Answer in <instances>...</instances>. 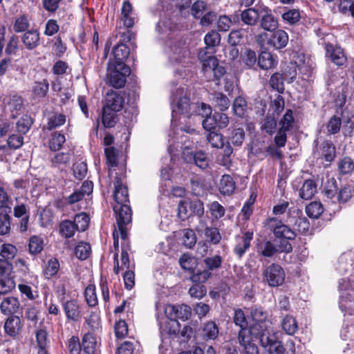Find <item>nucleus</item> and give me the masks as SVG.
Segmentation results:
<instances>
[{
  "label": "nucleus",
  "instance_id": "nucleus-17",
  "mask_svg": "<svg viewBox=\"0 0 354 354\" xmlns=\"http://www.w3.org/2000/svg\"><path fill=\"white\" fill-rule=\"evenodd\" d=\"M115 187L114 198L116 205L127 204L129 203V193L127 187L123 185L120 178L116 177L113 183Z\"/></svg>",
  "mask_w": 354,
  "mask_h": 354
},
{
  "label": "nucleus",
  "instance_id": "nucleus-34",
  "mask_svg": "<svg viewBox=\"0 0 354 354\" xmlns=\"http://www.w3.org/2000/svg\"><path fill=\"white\" fill-rule=\"evenodd\" d=\"M48 88L49 84L48 80H43L34 82L32 86V92L35 97L43 98L47 95Z\"/></svg>",
  "mask_w": 354,
  "mask_h": 354
},
{
  "label": "nucleus",
  "instance_id": "nucleus-59",
  "mask_svg": "<svg viewBox=\"0 0 354 354\" xmlns=\"http://www.w3.org/2000/svg\"><path fill=\"white\" fill-rule=\"evenodd\" d=\"M183 241L184 245L187 248H192L196 243V236L193 230L184 229L182 230Z\"/></svg>",
  "mask_w": 354,
  "mask_h": 354
},
{
  "label": "nucleus",
  "instance_id": "nucleus-29",
  "mask_svg": "<svg viewBox=\"0 0 354 354\" xmlns=\"http://www.w3.org/2000/svg\"><path fill=\"white\" fill-rule=\"evenodd\" d=\"M113 53L114 55V61L110 62L109 63H113V64H125L124 61L129 55V49L126 44L120 43L118 44V45L113 48Z\"/></svg>",
  "mask_w": 354,
  "mask_h": 354
},
{
  "label": "nucleus",
  "instance_id": "nucleus-43",
  "mask_svg": "<svg viewBox=\"0 0 354 354\" xmlns=\"http://www.w3.org/2000/svg\"><path fill=\"white\" fill-rule=\"evenodd\" d=\"M204 237L206 241L214 245L219 243L222 239L218 229L215 227H210L207 229V231L204 233Z\"/></svg>",
  "mask_w": 354,
  "mask_h": 354
},
{
  "label": "nucleus",
  "instance_id": "nucleus-42",
  "mask_svg": "<svg viewBox=\"0 0 354 354\" xmlns=\"http://www.w3.org/2000/svg\"><path fill=\"white\" fill-rule=\"evenodd\" d=\"M323 212L324 208L320 202H311L306 207V214L312 218H317Z\"/></svg>",
  "mask_w": 354,
  "mask_h": 354
},
{
  "label": "nucleus",
  "instance_id": "nucleus-4",
  "mask_svg": "<svg viewBox=\"0 0 354 354\" xmlns=\"http://www.w3.org/2000/svg\"><path fill=\"white\" fill-rule=\"evenodd\" d=\"M257 42L261 46L268 45L279 50L286 46L288 42V35L283 30H275L270 33L263 32L259 35Z\"/></svg>",
  "mask_w": 354,
  "mask_h": 354
},
{
  "label": "nucleus",
  "instance_id": "nucleus-14",
  "mask_svg": "<svg viewBox=\"0 0 354 354\" xmlns=\"http://www.w3.org/2000/svg\"><path fill=\"white\" fill-rule=\"evenodd\" d=\"M263 6L256 5L243 10L241 13V19L246 25L255 26L259 20Z\"/></svg>",
  "mask_w": 354,
  "mask_h": 354
},
{
  "label": "nucleus",
  "instance_id": "nucleus-63",
  "mask_svg": "<svg viewBox=\"0 0 354 354\" xmlns=\"http://www.w3.org/2000/svg\"><path fill=\"white\" fill-rule=\"evenodd\" d=\"M192 315L191 308L185 304L176 306V317L181 320L188 319Z\"/></svg>",
  "mask_w": 354,
  "mask_h": 354
},
{
  "label": "nucleus",
  "instance_id": "nucleus-10",
  "mask_svg": "<svg viewBox=\"0 0 354 354\" xmlns=\"http://www.w3.org/2000/svg\"><path fill=\"white\" fill-rule=\"evenodd\" d=\"M259 20L261 27L266 31L270 32L278 28V19L272 15L271 10L265 6L261 8Z\"/></svg>",
  "mask_w": 354,
  "mask_h": 354
},
{
  "label": "nucleus",
  "instance_id": "nucleus-50",
  "mask_svg": "<svg viewBox=\"0 0 354 354\" xmlns=\"http://www.w3.org/2000/svg\"><path fill=\"white\" fill-rule=\"evenodd\" d=\"M221 35L220 34L216 31V30H211L208 32L205 37H204V41L207 47L210 48H214L217 46H218L221 43Z\"/></svg>",
  "mask_w": 354,
  "mask_h": 354
},
{
  "label": "nucleus",
  "instance_id": "nucleus-8",
  "mask_svg": "<svg viewBox=\"0 0 354 354\" xmlns=\"http://www.w3.org/2000/svg\"><path fill=\"white\" fill-rule=\"evenodd\" d=\"M205 67L203 68L204 75L208 80H218L225 73L223 66L218 65V59L216 57H209L205 62Z\"/></svg>",
  "mask_w": 354,
  "mask_h": 354
},
{
  "label": "nucleus",
  "instance_id": "nucleus-2",
  "mask_svg": "<svg viewBox=\"0 0 354 354\" xmlns=\"http://www.w3.org/2000/svg\"><path fill=\"white\" fill-rule=\"evenodd\" d=\"M295 120L292 111L290 109L286 111L283 118L279 120V128L274 138L275 146L270 145L266 151L272 157L281 159L283 156L279 148L283 147L287 142V132L290 131L294 124Z\"/></svg>",
  "mask_w": 354,
  "mask_h": 354
},
{
  "label": "nucleus",
  "instance_id": "nucleus-61",
  "mask_svg": "<svg viewBox=\"0 0 354 354\" xmlns=\"http://www.w3.org/2000/svg\"><path fill=\"white\" fill-rule=\"evenodd\" d=\"M342 296L341 301H339V307L342 312L347 313L350 315L354 314V297L351 296L347 299H344Z\"/></svg>",
  "mask_w": 354,
  "mask_h": 354
},
{
  "label": "nucleus",
  "instance_id": "nucleus-28",
  "mask_svg": "<svg viewBox=\"0 0 354 354\" xmlns=\"http://www.w3.org/2000/svg\"><path fill=\"white\" fill-rule=\"evenodd\" d=\"M236 183L230 175L222 176L219 183V191L223 195L230 196L234 193Z\"/></svg>",
  "mask_w": 354,
  "mask_h": 354
},
{
  "label": "nucleus",
  "instance_id": "nucleus-36",
  "mask_svg": "<svg viewBox=\"0 0 354 354\" xmlns=\"http://www.w3.org/2000/svg\"><path fill=\"white\" fill-rule=\"evenodd\" d=\"M281 18L285 23L295 25L300 21L301 11L299 9H289L282 14Z\"/></svg>",
  "mask_w": 354,
  "mask_h": 354
},
{
  "label": "nucleus",
  "instance_id": "nucleus-33",
  "mask_svg": "<svg viewBox=\"0 0 354 354\" xmlns=\"http://www.w3.org/2000/svg\"><path fill=\"white\" fill-rule=\"evenodd\" d=\"M282 330L288 335H294L297 329L298 324L293 316L286 315L283 318L281 322Z\"/></svg>",
  "mask_w": 354,
  "mask_h": 354
},
{
  "label": "nucleus",
  "instance_id": "nucleus-44",
  "mask_svg": "<svg viewBox=\"0 0 354 354\" xmlns=\"http://www.w3.org/2000/svg\"><path fill=\"white\" fill-rule=\"evenodd\" d=\"M91 251V245L86 242H80L75 248V254L77 258L81 260L86 259Z\"/></svg>",
  "mask_w": 354,
  "mask_h": 354
},
{
  "label": "nucleus",
  "instance_id": "nucleus-46",
  "mask_svg": "<svg viewBox=\"0 0 354 354\" xmlns=\"http://www.w3.org/2000/svg\"><path fill=\"white\" fill-rule=\"evenodd\" d=\"M246 109L247 102L245 98L241 96L236 97L232 105L234 113L239 117H243L245 113Z\"/></svg>",
  "mask_w": 354,
  "mask_h": 354
},
{
  "label": "nucleus",
  "instance_id": "nucleus-6",
  "mask_svg": "<svg viewBox=\"0 0 354 354\" xmlns=\"http://www.w3.org/2000/svg\"><path fill=\"white\" fill-rule=\"evenodd\" d=\"M113 210L116 215L118 228L120 237L125 240L127 237L126 226L131 223L132 213L130 206L128 204L115 205Z\"/></svg>",
  "mask_w": 354,
  "mask_h": 354
},
{
  "label": "nucleus",
  "instance_id": "nucleus-7",
  "mask_svg": "<svg viewBox=\"0 0 354 354\" xmlns=\"http://www.w3.org/2000/svg\"><path fill=\"white\" fill-rule=\"evenodd\" d=\"M263 277L270 286L278 287L283 283L286 274L280 265L272 263L264 270Z\"/></svg>",
  "mask_w": 354,
  "mask_h": 354
},
{
  "label": "nucleus",
  "instance_id": "nucleus-18",
  "mask_svg": "<svg viewBox=\"0 0 354 354\" xmlns=\"http://www.w3.org/2000/svg\"><path fill=\"white\" fill-rule=\"evenodd\" d=\"M21 41L28 50H31L36 48L39 45V32L35 29L27 30L22 35Z\"/></svg>",
  "mask_w": 354,
  "mask_h": 354
},
{
  "label": "nucleus",
  "instance_id": "nucleus-57",
  "mask_svg": "<svg viewBox=\"0 0 354 354\" xmlns=\"http://www.w3.org/2000/svg\"><path fill=\"white\" fill-rule=\"evenodd\" d=\"M73 171L74 176L77 179L82 180L84 178L87 174V165L84 161H77L73 166Z\"/></svg>",
  "mask_w": 354,
  "mask_h": 354
},
{
  "label": "nucleus",
  "instance_id": "nucleus-27",
  "mask_svg": "<svg viewBox=\"0 0 354 354\" xmlns=\"http://www.w3.org/2000/svg\"><path fill=\"white\" fill-rule=\"evenodd\" d=\"M323 192L326 198L335 203L337 193V184L335 178L326 176V181L323 185Z\"/></svg>",
  "mask_w": 354,
  "mask_h": 354
},
{
  "label": "nucleus",
  "instance_id": "nucleus-48",
  "mask_svg": "<svg viewBox=\"0 0 354 354\" xmlns=\"http://www.w3.org/2000/svg\"><path fill=\"white\" fill-rule=\"evenodd\" d=\"M207 207L211 216L216 220L220 219L225 215V209L218 201L210 203Z\"/></svg>",
  "mask_w": 354,
  "mask_h": 354
},
{
  "label": "nucleus",
  "instance_id": "nucleus-23",
  "mask_svg": "<svg viewBox=\"0 0 354 354\" xmlns=\"http://www.w3.org/2000/svg\"><path fill=\"white\" fill-rule=\"evenodd\" d=\"M320 158L330 162L336 156V148L331 141H324L318 151Z\"/></svg>",
  "mask_w": 354,
  "mask_h": 354
},
{
  "label": "nucleus",
  "instance_id": "nucleus-9",
  "mask_svg": "<svg viewBox=\"0 0 354 354\" xmlns=\"http://www.w3.org/2000/svg\"><path fill=\"white\" fill-rule=\"evenodd\" d=\"M238 341L243 347V354H259V351L255 344L254 334L249 330H243L238 333Z\"/></svg>",
  "mask_w": 354,
  "mask_h": 354
},
{
  "label": "nucleus",
  "instance_id": "nucleus-37",
  "mask_svg": "<svg viewBox=\"0 0 354 354\" xmlns=\"http://www.w3.org/2000/svg\"><path fill=\"white\" fill-rule=\"evenodd\" d=\"M203 337L205 339H215L218 335V328L214 322H207L203 328Z\"/></svg>",
  "mask_w": 354,
  "mask_h": 354
},
{
  "label": "nucleus",
  "instance_id": "nucleus-22",
  "mask_svg": "<svg viewBox=\"0 0 354 354\" xmlns=\"http://www.w3.org/2000/svg\"><path fill=\"white\" fill-rule=\"evenodd\" d=\"M11 207L8 205H0V234L5 235L10 230Z\"/></svg>",
  "mask_w": 354,
  "mask_h": 354
},
{
  "label": "nucleus",
  "instance_id": "nucleus-20",
  "mask_svg": "<svg viewBox=\"0 0 354 354\" xmlns=\"http://www.w3.org/2000/svg\"><path fill=\"white\" fill-rule=\"evenodd\" d=\"M22 328V324L20 318L18 316L9 317L4 324V330L7 335L10 337L17 336Z\"/></svg>",
  "mask_w": 354,
  "mask_h": 354
},
{
  "label": "nucleus",
  "instance_id": "nucleus-16",
  "mask_svg": "<svg viewBox=\"0 0 354 354\" xmlns=\"http://www.w3.org/2000/svg\"><path fill=\"white\" fill-rule=\"evenodd\" d=\"M326 54L329 55L331 61L337 66H343L347 60L343 49L337 46L327 44L326 46Z\"/></svg>",
  "mask_w": 354,
  "mask_h": 354
},
{
  "label": "nucleus",
  "instance_id": "nucleus-64",
  "mask_svg": "<svg viewBox=\"0 0 354 354\" xmlns=\"http://www.w3.org/2000/svg\"><path fill=\"white\" fill-rule=\"evenodd\" d=\"M342 122V117L334 115L330 118L327 124V131L331 134H335L339 131Z\"/></svg>",
  "mask_w": 354,
  "mask_h": 354
},
{
  "label": "nucleus",
  "instance_id": "nucleus-35",
  "mask_svg": "<svg viewBox=\"0 0 354 354\" xmlns=\"http://www.w3.org/2000/svg\"><path fill=\"white\" fill-rule=\"evenodd\" d=\"M97 346L95 337L91 333H86L82 339V347L87 354L94 353Z\"/></svg>",
  "mask_w": 354,
  "mask_h": 354
},
{
  "label": "nucleus",
  "instance_id": "nucleus-51",
  "mask_svg": "<svg viewBox=\"0 0 354 354\" xmlns=\"http://www.w3.org/2000/svg\"><path fill=\"white\" fill-rule=\"evenodd\" d=\"M73 222L78 231L84 232L88 226L89 217L86 213L82 212L77 214Z\"/></svg>",
  "mask_w": 354,
  "mask_h": 354
},
{
  "label": "nucleus",
  "instance_id": "nucleus-39",
  "mask_svg": "<svg viewBox=\"0 0 354 354\" xmlns=\"http://www.w3.org/2000/svg\"><path fill=\"white\" fill-rule=\"evenodd\" d=\"M116 112L117 111H113V110L106 109V108L103 107L102 121L105 127L111 128L114 127L116 124Z\"/></svg>",
  "mask_w": 354,
  "mask_h": 354
},
{
  "label": "nucleus",
  "instance_id": "nucleus-24",
  "mask_svg": "<svg viewBox=\"0 0 354 354\" xmlns=\"http://www.w3.org/2000/svg\"><path fill=\"white\" fill-rule=\"evenodd\" d=\"M184 159L187 162L193 161L194 164L199 168L204 169L209 166V159L207 155L203 151H198L194 154L191 153L190 155L183 153Z\"/></svg>",
  "mask_w": 354,
  "mask_h": 354
},
{
  "label": "nucleus",
  "instance_id": "nucleus-56",
  "mask_svg": "<svg viewBox=\"0 0 354 354\" xmlns=\"http://www.w3.org/2000/svg\"><path fill=\"white\" fill-rule=\"evenodd\" d=\"M59 269V261L55 258H52L48 261L46 267L44 270L45 277L49 279L55 275Z\"/></svg>",
  "mask_w": 354,
  "mask_h": 354
},
{
  "label": "nucleus",
  "instance_id": "nucleus-11",
  "mask_svg": "<svg viewBox=\"0 0 354 354\" xmlns=\"http://www.w3.org/2000/svg\"><path fill=\"white\" fill-rule=\"evenodd\" d=\"M256 333L254 334V338H259L261 346L264 348H269L277 342V337L275 333L270 332L266 326L257 325Z\"/></svg>",
  "mask_w": 354,
  "mask_h": 354
},
{
  "label": "nucleus",
  "instance_id": "nucleus-30",
  "mask_svg": "<svg viewBox=\"0 0 354 354\" xmlns=\"http://www.w3.org/2000/svg\"><path fill=\"white\" fill-rule=\"evenodd\" d=\"M114 268L113 271L116 274H119L120 270H132L131 269L130 261L128 252L122 248L121 254L122 266H119L118 253L115 252L113 256Z\"/></svg>",
  "mask_w": 354,
  "mask_h": 354
},
{
  "label": "nucleus",
  "instance_id": "nucleus-41",
  "mask_svg": "<svg viewBox=\"0 0 354 354\" xmlns=\"http://www.w3.org/2000/svg\"><path fill=\"white\" fill-rule=\"evenodd\" d=\"M287 222L288 225H292L295 230L301 233H305L308 231L309 227V223L306 218H301L299 216L290 218Z\"/></svg>",
  "mask_w": 354,
  "mask_h": 354
},
{
  "label": "nucleus",
  "instance_id": "nucleus-53",
  "mask_svg": "<svg viewBox=\"0 0 354 354\" xmlns=\"http://www.w3.org/2000/svg\"><path fill=\"white\" fill-rule=\"evenodd\" d=\"M28 247L30 254L40 253L44 248L43 239L37 236H32L29 240Z\"/></svg>",
  "mask_w": 354,
  "mask_h": 354
},
{
  "label": "nucleus",
  "instance_id": "nucleus-45",
  "mask_svg": "<svg viewBox=\"0 0 354 354\" xmlns=\"http://www.w3.org/2000/svg\"><path fill=\"white\" fill-rule=\"evenodd\" d=\"M277 122L272 115H267L261 122V129L269 135L276 132Z\"/></svg>",
  "mask_w": 354,
  "mask_h": 354
},
{
  "label": "nucleus",
  "instance_id": "nucleus-40",
  "mask_svg": "<svg viewBox=\"0 0 354 354\" xmlns=\"http://www.w3.org/2000/svg\"><path fill=\"white\" fill-rule=\"evenodd\" d=\"M77 230L73 222L69 220H65L59 225L60 233L65 238L73 236Z\"/></svg>",
  "mask_w": 354,
  "mask_h": 354
},
{
  "label": "nucleus",
  "instance_id": "nucleus-38",
  "mask_svg": "<svg viewBox=\"0 0 354 354\" xmlns=\"http://www.w3.org/2000/svg\"><path fill=\"white\" fill-rule=\"evenodd\" d=\"M342 132L345 136H351L354 130V122L351 121L348 111H342Z\"/></svg>",
  "mask_w": 354,
  "mask_h": 354
},
{
  "label": "nucleus",
  "instance_id": "nucleus-5",
  "mask_svg": "<svg viewBox=\"0 0 354 354\" xmlns=\"http://www.w3.org/2000/svg\"><path fill=\"white\" fill-rule=\"evenodd\" d=\"M108 71L109 84L115 88L124 87L127 82V77L131 73L130 68L127 65L122 64L109 63Z\"/></svg>",
  "mask_w": 354,
  "mask_h": 354
},
{
  "label": "nucleus",
  "instance_id": "nucleus-15",
  "mask_svg": "<svg viewBox=\"0 0 354 354\" xmlns=\"http://www.w3.org/2000/svg\"><path fill=\"white\" fill-rule=\"evenodd\" d=\"M121 20L127 28H131L137 21L136 14L133 10L131 4L125 1L122 3L121 9Z\"/></svg>",
  "mask_w": 354,
  "mask_h": 354
},
{
  "label": "nucleus",
  "instance_id": "nucleus-32",
  "mask_svg": "<svg viewBox=\"0 0 354 354\" xmlns=\"http://www.w3.org/2000/svg\"><path fill=\"white\" fill-rule=\"evenodd\" d=\"M317 192V185L313 180H306L299 190V196L305 200L310 199Z\"/></svg>",
  "mask_w": 354,
  "mask_h": 354
},
{
  "label": "nucleus",
  "instance_id": "nucleus-12",
  "mask_svg": "<svg viewBox=\"0 0 354 354\" xmlns=\"http://www.w3.org/2000/svg\"><path fill=\"white\" fill-rule=\"evenodd\" d=\"M63 310L68 320L77 322L82 317L81 307L76 299H70L62 303Z\"/></svg>",
  "mask_w": 354,
  "mask_h": 354
},
{
  "label": "nucleus",
  "instance_id": "nucleus-47",
  "mask_svg": "<svg viewBox=\"0 0 354 354\" xmlns=\"http://www.w3.org/2000/svg\"><path fill=\"white\" fill-rule=\"evenodd\" d=\"M32 124V120L30 115H23L17 122V131L21 134H26Z\"/></svg>",
  "mask_w": 354,
  "mask_h": 354
},
{
  "label": "nucleus",
  "instance_id": "nucleus-3",
  "mask_svg": "<svg viewBox=\"0 0 354 354\" xmlns=\"http://www.w3.org/2000/svg\"><path fill=\"white\" fill-rule=\"evenodd\" d=\"M166 53L172 64L185 62L189 55L186 41L180 38L171 39L167 41Z\"/></svg>",
  "mask_w": 354,
  "mask_h": 354
},
{
  "label": "nucleus",
  "instance_id": "nucleus-1",
  "mask_svg": "<svg viewBox=\"0 0 354 354\" xmlns=\"http://www.w3.org/2000/svg\"><path fill=\"white\" fill-rule=\"evenodd\" d=\"M170 100L172 108V125L177 120L178 115H185L187 118H189L192 114L196 113L205 118L212 115L210 106L205 103H201L200 106L194 103L190 104L184 87L172 88Z\"/></svg>",
  "mask_w": 354,
  "mask_h": 354
},
{
  "label": "nucleus",
  "instance_id": "nucleus-26",
  "mask_svg": "<svg viewBox=\"0 0 354 354\" xmlns=\"http://www.w3.org/2000/svg\"><path fill=\"white\" fill-rule=\"evenodd\" d=\"M234 324L240 327L239 333H241L243 330H249L252 334L256 333L257 326H250L248 327V322L245 318L244 312L239 308L234 310Z\"/></svg>",
  "mask_w": 354,
  "mask_h": 354
},
{
  "label": "nucleus",
  "instance_id": "nucleus-49",
  "mask_svg": "<svg viewBox=\"0 0 354 354\" xmlns=\"http://www.w3.org/2000/svg\"><path fill=\"white\" fill-rule=\"evenodd\" d=\"M65 141L66 139L64 134L58 132H54L52 133L51 138L49 140V147L52 151H57L60 149Z\"/></svg>",
  "mask_w": 354,
  "mask_h": 354
},
{
  "label": "nucleus",
  "instance_id": "nucleus-25",
  "mask_svg": "<svg viewBox=\"0 0 354 354\" xmlns=\"http://www.w3.org/2000/svg\"><path fill=\"white\" fill-rule=\"evenodd\" d=\"M277 57L270 53L263 51L260 53L258 59V66L263 70H269L277 65Z\"/></svg>",
  "mask_w": 354,
  "mask_h": 354
},
{
  "label": "nucleus",
  "instance_id": "nucleus-62",
  "mask_svg": "<svg viewBox=\"0 0 354 354\" xmlns=\"http://www.w3.org/2000/svg\"><path fill=\"white\" fill-rule=\"evenodd\" d=\"M207 10V3L203 1H196L192 6L191 12L192 16L196 19L202 17Z\"/></svg>",
  "mask_w": 354,
  "mask_h": 354
},
{
  "label": "nucleus",
  "instance_id": "nucleus-54",
  "mask_svg": "<svg viewBox=\"0 0 354 354\" xmlns=\"http://www.w3.org/2000/svg\"><path fill=\"white\" fill-rule=\"evenodd\" d=\"M338 290L339 292V299L341 301L342 296L344 295V299H347L351 296V291L353 290L351 285L348 279H342L339 281Z\"/></svg>",
  "mask_w": 354,
  "mask_h": 354
},
{
  "label": "nucleus",
  "instance_id": "nucleus-58",
  "mask_svg": "<svg viewBox=\"0 0 354 354\" xmlns=\"http://www.w3.org/2000/svg\"><path fill=\"white\" fill-rule=\"evenodd\" d=\"M338 169L341 174H348L354 169V162L351 158L344 157L338 163Z\"/></svg>",
  "mask_w": 354,
  "mask_h": 354
},
{
  "label": "nucleus",
  "instance_id": "nucleus-19",
  "mask_svg": "<svg viewBox=\"0 0 354 354\" xmlns=\"http://www.w3.org/2000/svg\"><path fill=\"white\" fill-rule=\"evenodd\" d=\"M253 239V233L245 232L242 236L236 239V245L234 247V253L241 258L250 247V242Z\"/></svg>",
  "mask_w": 354,
  "mask_h": 354
},
{
  "label": "nucleus",
  "instance_id": "nucleus-31",
  "mask_svg": "<svg viewBox=\"0 0 354 354\" xmlns=\"http://www.w3.org/2000/svg\"><path fill=\"white\" fill-rule=\"evenodd\" d=\"M273 233L277 238L293 240L296 237L295 230L288 225L284 224L277 225L273 230Z\"/></svg>",
  "mask_w": 354,
  "mask_h": 354
},
{
  "label": "nucleus",
  "instance_id": "nucleus-52",
  "mask_svg": "<svg viewBox=\"0 0 354 354\" xmlns=\"http://www.w3.org/2000/svg\"><path fill=\"white\" fill-rule=\"evenodd\" d=\"M283 77L282 75L275 73L270 80V86L274 90L277 91L279 93H283L284 91Z\"/></svg>",
  "mask_w": 354,
  "mask_h": 354
},
{
  "label": "nucleus",
  "instance_id": "nucleus-55",
  "mask_svg": "<svg viewBox=\"0 0 354 354\" xmlns=\"http://www.w3.org/2000/svg\"><path fill=\"white\" fill-rule=\"evenodd\" d=\"M278 252L277 247L270 241L260 244L259 252L266 257H271Z\"/></svg>",
  "mask_w": 354,
  "mask_h": 354
},
{
  "label": "nucleus",
  "instance_id": "nucleus-13",
  "mask_svg": "<svg viewBox=\"0 0 354 354\" xmlns=\"http://www.w3.org/2000/svg\"><path fill=\"white\" fill-rule=\"evenodd\" d=\"M124 104L123 96L116 91H111L106 94L104 107L118 112L122 109Z\"/></svg>",
  "mask_w": 354,
  "mask_h": 354
},
{
  "label": "nucleus",
  "instance_id": "nucleus-21",
  "mask_svg": "<svg viewBox=\"0 0 354 354\" xmlns=\"http://www.w3.org/2000/svg\"><path fill=\"white\" fill-rule=\"evenodd\" d=\"M20 308V304L17 298L15 297H8L4 298L1 304L0 309L4 315H13L17 313Z\"/></svg>",
  "mask_w": 354,
  "mask_h": 354
},
{
  "label": "nucleus",
  "instance_id": "nucleus-60",
  "mask_svg": "<svg viewBox=\"0 0 354 354\" xmlns=\"http://www.w3.org/2000/svg\"><path fill=\"white\" fill-rule=\"evenodd\" d=\"M84 297L89 306L94 307L97 304L98 301L94 286L89 285L86 287L84 291Z\"/></svg>",
  "mask_w": 354,
  "mask_h": 354
}]
</instances>
